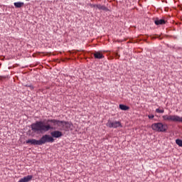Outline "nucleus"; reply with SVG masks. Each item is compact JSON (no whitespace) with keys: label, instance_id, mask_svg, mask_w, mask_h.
<instances>
[{"label":"nucleus","instance_id":"1","mask_svg":"<svg viewBox=\"0 0 182 182\" xmlns=\"http://www.w3.org/2000/svg\"><path fill=\"white\" fill-rule=\"evenodd\" d=\"M60 126L63 124V127L65 132L70 130L72 129V123L65 122V121H58L56 119H48L46 123L43 121H38L36 123L31 124V130L34 133H46V132H49V130L53 129V126Z\"/></svg>","mask_w":182,"mask_h":182},{"label":"nucleus","instance_id":"2","mask_svg":"<svg viewBox=\"0 0 182 182\" xmlns=\"http://www.w3.org/2000/svg\"><path fill=\"white\" fill-rule=\"evenodd\" d=\"M55 139L50 135L46 134L43 136L39 140L28 139L26 141L27 144H33V146H42L45 143H53Z\"/></svg>","mask_w":182,"mask_h":182},{"label":"nucleus","instance_id":"3","mask_svg":"<svg viewBox=\"0 0 182 182\" xmlns=\"http://www.w3.org/2000/svg\"><path fill=\"white\" fill-rule=\"evenodd\" d=\"M151 129L154 132H158L159 133H166L168 126L167 124H163L162 122H156L151 124Z\"/></svg>","mask_w":182,"mask_h":182},{"label":"nucleus","instance_id":"4","mask_svg":"<svg viewBox=\"0 0 182 182\" xmlns=\"http://www.w3.org/2000/svg\"><path fill=\"white\" fill-rule=\"evenodd\" d=\"M164 122H173L174 123H182V117L176 114H164L162 115Z\"/></svg>","mask_w":182,"mask_h":182},{"label":"nucleus","instance_id":"5","mask_svg":"<svg viewBox=\"0 0 182 182\" xmlns=\"http://www.w3.org/2000/svg\"><path fill=\"white\" fill-rule=\"evenodd\" d=\"M107 127H109L110 129H117V127H122V122L119 121H115V122H112V121H108L107 123Z\"/></svg>","mask_w":182,"mask_h":182},{"label":"nucleus","instance_id":"6","mask_svg":"<svg viewBox=\"0 0 182 182\" xmlns=\"http://www.w3.org/2000/svg\"><path fill=\"white\" fill-rule=\"evenodd\" d=\"M50 135L52 136V139H53V137L55 139H59V137H62V136H63L60 131H53L50 133Z\"/></svg>","mask_w":182,"mask_h":182},{"label":"nucleus","instance_id":"7","mask_svg":"<svg viewBox=\"0 0 182 182\" xmlns=\"http://www.w3.org/2000/svg\"><path fill=\"white\" fill-rule=\"evenodd\" d=\"M93 55L95 59H103V58H105V55L100 51H95Z\"/></svg>","mask_w":182,"mask_h":182},{"label":"nucleus","instance_id":"8","mask_svg":"<svg viewBox=\"0 0 182 182\" xmlns=\"http://www.w3.org/2000/svg\"><path fill=\"white\" fill-rule=\"evenodd\" d=\"M166 20L159 19V18H157L154 20V23H155V25H157V26H159V25H166Z\"/></svg>","mask_w":182,"mask_h":182},{"label":"nucleus","instance_id":"9","mask_svg":"<svg viewBox=\"0 0 182 182\" xmlns=\"http://www.w3.org/2000/svg\"><path fill=\"white\" fill-rule=\"evenodd\" d=\"M99 9V11H105V12L109 11V9L107 7H106V6L102 5L100 4H97V9Z\"/></svg>","mask_w":182,"mask_h":182},{"label":"nucleus","instance_id":"10","mask_svg":"<svg viewBox=\"0 0 182 182\" xmlns=\"http://www.w3.org/2000/svg\"><path fill=\"white\" fill-rule=\"evenodd\" d=\"M24 4L23 2H15L14 6L15 8H22Z\"/></svg>","mask_w":182,"mask_h":182},{"label":"nucleus","instance_id":"11","mask_svg":"<svg viewBox=\"0 0 182 182\" xmlns=\"http://www.w3.org/2000/svg\"><path fill=\"white\" fill-rule=\"evenodd\" d=\"M119 109L121 110H129V107H127L124 105H119Z\"/></svg>","mask_w":182,"mask_h":182},{"label":"nucleus","instance_id":"12","mask_svg":"<svg viewBox=\"0 0 182 182\" xmlns=\"http://www.w3.org/2000/svg\"><path fill=\"white\" fill-rule=\"evenodd\" d=\"M176 144L179 146V147H182V140L181 139H176Z\"/></svg>","mask_w":182,"mask_h":182},{"label":"nucleus","instance_id":"13","mask_svg":"<svg viewBox=\"0 0 182 182\" xmlns=\"http://www.w3.org/2000/svg\"><path fill=\"white\" fill-rule=\"evenodd\" d=\"M156 113H164V109H160L158 108V109H156Z\"/></svg>","mask_w":182,"mask_h":182},{"label":"nucleus","instance_id":"14","mask_svg":"<svg viewBox=\"0 0 182 182\" xmlns=\"http://www.w3.org/2000/svg\"><path fill=\"white\" fill-rule=\"evenodd\" d=\"M114 55L115 58H117V59H119L120 58V55H119L118 53H114Z\"/></svg>","mask_w":182,"mask_h":182},{"label":"nucleus","instance_id":"15","mask_svg":"<svg viewBox=\"0 0 182 182\" xmlns=\"http://www.w3.org/2000/svg\"><path fill=\"white\" fill-rule=\"evenodd\" d=\"M91 8H95L97 9V4H90Z\"/></svg>","mask_w":182,"mask_h":182},{"label":"nucleus","instance_id":"16","mask_svg":"<svg viewBox=\"0 0 182 182\" xmlns=\"http://www.w3.org/2000/svg\"><path fill=\"white\" fill-rule=\"evenodd\" d=\"M28 87L31 89V90H33V89H35V87L32 85H29Z\"/></svg>","mask_w":182,"mask_h":182},{"label":"nucleus","instance_id":"17","mask_svg":"<svg viewBox=\"0 0 182 182\" xmlns=\"http://www.w3.org/2000/svg\"><path fill=\"white\" fill-rule=\"evenodd\" d=\"M149 119H154V114H149L148 115Z\"/></svg>","mask_w":182,"mask_h":182},{"label":"nucleus","instance_id":"18","mask_svg":"<svg viewBox=\"0 0 182 182\" xmlns=\"http://www.w3.org/2000/svg\"><path fill=\"white\" fill-rule=\"evenodd\" d=\"M26 87H29V85H26Z\"/></svg>","mask_w":182,"mask_h":182}]
</instances>
